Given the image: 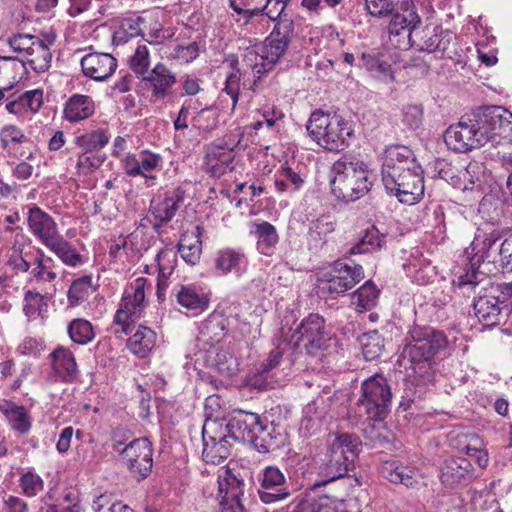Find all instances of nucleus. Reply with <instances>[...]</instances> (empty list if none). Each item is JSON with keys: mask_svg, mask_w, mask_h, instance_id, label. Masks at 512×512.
I'll return each instance as SVG.
<instances>
[{"mask_svg": "<svg viewBox=\"0 0 512 512\" xmlns=\"http://www.w3.org/2000/svg\"><path fill=\"white\" fill-rule=\"evenodd\" d=\"M49 298L38 292L27 291L24 297V312L30 319L44 318L48 312Z\"/></svg>", "mask_w": 512, "mask_h": 512, "instance_id": "56", "label": "nucleus"}, {"mask_svg": "<svg viewBox=\"0 0 512 512\" xmlns=\"http://www.w3.org/2000/svg\"><path fill=\"white\" fill-rule=\"evenodd\" d=\"M147 279L138 277L130 281L123 292L121 303L115 313L114 322L122 327L124 333L129 332L130 325L139 320L147 306L146 297Z\"/></svg>", "mask_w": 512, "mask_h": 512, "instance_id": "7", "label": "nucleus"}, {"mask_svg": "<svg viewBox=\"0 0 512 512\" xmlns=\"http://www.w3.org/2000/svg\"><path fill=\"white\" fill-rule=\"evenodd\" d=\"M178 251L186 263L195 265L202 251L199 232L184 235L178 245Z\"/></svg>", "mask_w": 512, "mask_h": 512, "instance_id": "51", "label": "nucleus"}, {"mask_svg": "<svg viewBox=\"0 0 512 512\" xmlns=\"http://www.w3.org/2000/svg\"><path fill=\"white\" fill-rule=\"evenodd\" d=\"M52 369L63 381H71L77 374V364L71 351L58 347L51 354Z\"/></svg>", "mask_w": 512, "mask_h": 512, "instance_id": "38", "label": "nucleus"}, {"mask_svg": "<svg viewBox=\"0 0 512 512\" xmlns=\"http://www.w3.org/2000/svg\"><path fill=\"white\" fill-rule=\"evenodd\" d=\"M47 248L67 266L78 267L84 263L83 256L61 234Z\"/></svg>", "mask_w": 512, "mask_h": 512, "instance_id": "43", "label": "nucleus"}, {"mask_svg": "<svg viewBox=\"0 0 512 512\" xmlns=\"http://www.w3.org/2000/svg\"><path fill=\"white\" fill-rule=\"evenodd\" d=\"M27 223L31 233L46 247L60 235L54 219L37 206L29 208Z\"/></svg>", "mask_w": 512, "mask_h": 512, "instance_id": "25", "label": "nucleus"}, {"mask_svg": "<svg viewBox=\"0 0 512 512\" xmlns=\"http://www.w3.org/2000/svg\"><path fill=\"white\" fill-rule=\"evenodd\" d=\"M386 191L407 205H414L424 195V177L413 152L406 146H391L385 150L381 170Z\"/></svg>", "mask_w": 512, "mask_h": 512, "instance_id": "1", "label": "nucleus"}, {"mask_svg": "<svg viewBox=\"0 0 512 512\" xmlns=\"http://www.w3.org/2000/svg\"><path fill=\"white\" fill-rule=\"evenodd\" d=\"M309 136L320 147L340 151L348 145L353 135L350 121L334 112L314 111L306 124Z\"/></svg>", "mask_w": 512, "mask_h": 512, "instance_id": "5", "label": "nucleus"}, {"mask_svg": "<svg viewBox=\"0 0 512 512\" xmlns=\"http://www.w3.org/2000/svg\"><path fill=\"white\" fill-rule=\"evenodd\" d=\"M286 479L282 471L276 466H267L260 477V489L258 491L261 501L265 504L275 503L290 496V491L285 487Z\"/></svg>", "mask_w": 512, "mask_h": 512, "instance_id": "20", "label": "nucleus"}, {"mask_svg": "<svg viewBox=\"0 0 512 512\" xmlns=\"http://www.w3.org/2000/svg\"><path fill=\"white\" fill-rule=\"evenodd\" d=\"M419 23L420 18L413 11H408V15L394 14L388 26L389 43L402 50L410 48L413 46L412 31Z\"/></svg>", "mask_w": 512, "mask_h": 512, "instance_id": "23", "label": "nucleus"}, {"mask_svg": "<svg viewBox=\"0 0 512 512\" xmlns=\"http://www.w3.org/2000/svg\"><path fill=\"white\" fill-rule=\"evenodd\" d=\"M378 296L379 290L372 282L367 281L352 295V303L358 311H368L375 307Z\"/></svg>", "mask_w": 512, "mask_h": 512, "instance_id": "55", "label": "nucleus"}, {"mask_svg": "<svg viewBox=\"0 0 512 512\" xmlns=\"http://www.w3.org/2000/svg\"><path fill=\"white\" fill-rule=\"evenodd\" d=\"M203 452L206 463L218 465L230 455L231 445L226 433L218 428V420L207 419L202 429Z\"/></svg>", "mask_w": 512, "mask_h": 512, "instance_id": "15", "label": "nucleus"}, {"mask_svg": "<svg viewBox=\"0 0 512 512\" xmlns=\"http://www.w3.org/2000/svg\"><path fill=\"white\" fill-rule=\"evenodd\" d=\"M305 181L306 174L298 165L284 164L275 174L274 186L279 194H294L304 187Z\"/></svg>", "mask_w": 512, "mask_h": 512, "instance_id": "32", "label": "nucleus"}, {"mask_svg": "<svg viewBox=\"0 0 512 512\" xmlns=\"http://www.w3.org/2000/svg\"><path fill=\"white\" fill-rule=\"evenodd\" d=\"M374 180V173L361 160L341 159L331 167V191L345 202H353L365 196Z\"/></svg>", "mask_w": 512, "mask_h": 512, "instance_id": "3", "label": "nucleus"}, {"mask_svg": "<svg viewBox=\"0 0 512 512\" xmlns=\"http://www.w3.org/2000/svg\"><path fill=\"white\" fill-rule=\"evenodd\" d=\"M184 200V192L180 188L165 194L164 198L152 201L151 213L159 224L172 220Z\"/></svg>", "mask_w": 512, "mask_h": 512, "instance_id": "33", "label": "nucleus"}, {"mask_svg": "<svg viewBox=\"0 0 512 512\" xmlns=\"http://www.w3.org/2000/svg\"><path fill=\"white\" fill-rule=\"evenodd\" d=\"M383 235L372 226L365 230L360 240L350 248V254H363L377 251L382 247Z\"/></svg>", "mask_w": 512, "mask_h": 512, "instance_id": "54", "label": "nucleus"}, {"mask_svg": "<svg viewBox=\"0 0 512 512\" xmlns=\"http://www.w3.org/2000/svg\"><path fill=\"white\" fill-rule=\"evenodd\" d=\"M286 7L284 0H267L266 5L262 8L263 15L255 19L254 33L263 34L269 28L270 21H276L281 17Z\"/></svg>", "mask_w": 512, "mask_h": 512, "instance_id": "48", "label": "nucleus"}, {"mask_svg": "<svg viewBox=\"0 0 512 512\" xmlns=\"http://www.w3.org/2000/svg\"><path fill=\"white\" fill-rule=\"evenodd\" d=\"M51 58L49 47L40 39L36 41L33 53L25 56L26 62L24 61V63L36 72H44L50 67Z\"/></svg>", "mask_w": 512, "mask_h": 512, "instance_id": "52", "label": "nucleus"}, {"mask_svg": "<svg viewBox=\"0 0 512 512\" xmlns=\"http://www.w3.org/2000/svg\"><path fill=\"white\" fill-rule=\"evenodd\" d=\"M177 302L193 315L205 311L209 306V295L195 285L181 286L176 294Z\"/></svg>", "mask_w": 512, "mask_h": 512, "instance_id": "34", "label": "nucleus"}, {"mask_svg": "<svg viewBox=\"0 0 512 512\" xmlns=\"http://www.w3.org/2000/svg\"><path fill=\"white\" fill-rule=\"evenodd\" d=\"M327 457H334L351 464L361 450V442L355 435L348 433L332 434L328 436Z\"/></svg>", "mask_w": 512, "mask_h": 512, "instance_id": "27", "label": "nucleus"}, {"mask_svg": "<svg viewBox=\"0 0 512 512\" xmlns=\"http://www.w3.org/2000/svg\"><path fill=\"white\" fill-rule=\"evenodd\" d=\"M157 335L149 327L140 326L129 338L128 347L130 351L139 356H147L156 345Z\"/></svg>", "mask_w": 512, "mask_h": 512, "instance_id": "42", "label": "nucleus"}, {"mask_svg": "<svg viewBox=\"0 0 512 512\" xmlns=\"http://www.w3.org/2000/svg\"><path fill=\"white\" fill-rule=\"evenodd\" d=\"M426 39L419 44V49L428 53L442 52L445 53L448 50L452 35L448 32L441 31L440 33H429L425 34Z\"/></svg>", "mask_w": 512, "mask_h": 512, "instance_id": "63", "label": "nucleus"}, {"mask_svg": "<svg viewBox=\"0 0 512 512\" xmlns=\"http://www.w3.org/2000/svg\"><path fill=\"white\" fill-rule=\"evenodd\" d=\"M34 265L35 267L32 269V275L35 279L46 283H52L57 278L54 260L51 257L45 256L41 249L38 250V256Z\"/></svg>", "mask_w": 512, "mask_h": 512, "instance_id": "58", "label": "nucleus"}, {"mask_svg": "<svg viewBox=\"0 0 512 512\" xmlns=\"http://www.w3.org/2000/svg\"><path fill=\"white\" fill-rule=\"evenodd\" d=\"M68 334L71 340L77 344L85 345L94 338V331L89 321L74 319L68 325Z\"/></svg>", "mask_w": 512, "mask_h": 512, "instance_id": "61", "label": "nucleus"}, {"mask_svg": "<svg viewBox=\"0 0 512 512\" xmlns=\"http://www.w3.org/2000/svg\"><path fill=\"white\" fill-rule=\"evenodd\" d=\"M92 292L91 276H83L73 281L68 291V301L76 306L86 300Z\"/></svg>", "mask_w": 512, "mask_h": 512, "instance_id": "62", "label": "nucleus"}, {"mask_svg": "<svg viewBox=\"0 0 512 512\" xmlns=\"http://www.w3.org/2000/svg\"><path fill=\"white\" fill-rule=\"evenodd\" d=\"M248 266V260L243 252L231 248L218 251L214 258V270L218 276L234 274L242 276Z\"/></svg>", "mask_w": 512, "mask_h": 512, "instance_id": "28", "label": "nucleus"}, {"mask_svg": "<svg viewBox=\"0 0 512 512\" xmlns=\"http://www.w3.org/2000/svg\"><path fill=\"white\" fill-rule=\"evenodd\" d=\"M194 367H211L224 377L233 376L238 370V362L228 351L222 346L199 349L194 354Z\"/></svg>", "mask_w": 512, "mask_h": 512, "instance_id": "17", "label": "nucleus"}, {"mask_svg": "<svg viewBox=\"0 0 512 512\" xmlns=\"http://www.w3.org/2000/svg\"><path fill=\"white\" fill-rule=\"evenodd\" d=\"M109 139L110 135L106 130L97 129L76 136L74 143L84 152H93L104 147L109 142Z\"/></svg>", "mask_w": 512, "mask_h": 512, "instance_id": "53", "label": "nucleus"}, {"mask_svg": "<svg viewBox=\"0 0 512 512\" xmlns=\"http://www.w3.org/2000/svg\"><path fill=\"white\" fill-rule=\"evenodd\" d=\"M294 31V23L291 19H281L275 25L271 34L266 38L261 48V53L254 49L247 50L243 55V62L254 75L258 77L271 70L285 55L291 35Z\"/></svg>", "mask_w": 512, "mask_h": 512, "instance_id": "4", "label": "nucleus"}, {"mask_svg": "<svg viewBox=\"0 0 512 512\" xmlns=\"http://www.w3.org/2000/svg\"><path fill=\"white\" fill-rule=\"evenodd\" d=\"M262 432L263 433H259L257 436V442L255 444L260 451L267 452L270 449L279 447L285 442L284 431L278 425H274L273 423L265 425L262 422Z\"/></svg>", "mask_w": 512, "mask_h": 512, "instance_id": "47", "label": "nucleus"}, {"mask_svg": "<svg viewBox=\"0 0 512 512\" xmlns=\"http://www.w3.org/2000/svg\"><path fill=\"white\" fill-rule=\"evenodd\" d=\"M324 400L316 399L309 403L303 411L301 420V430L307 434H312L321 428L322 421L326 415V410L322 407Z\"/></svg>", "mask_w": 512, "mask_h": 512, "instance_id": "46", "label": "nucleus"}, {"mask_svg": "<svg viewBox=\"0 0 512 512\" xmlns=\"http://www.w3.org/2000/svg\"><path fill=\"white\" fill-rule=\"evenodd\" d=\"M121 166L126 175L142 177L147 187H151L157 180V173L163 167V157L148 149L136 153H125L121 159Z\"/></svg>", "mask_w": 512, "mask_h": 512, "instance_id": "12", "label": "nucleus"}, {"mask_svg": "<svg viewBox=\"0 0 512 512\" xmlns=\"http://www.w3.org/2000/svg\"><path fill=\"white\" fill-rule=\"evenodd\" d=\"M226 335V319L219 314L210 315L200 326L199 349L221 346Z\"/></svg>", "mask_w": 512, "mask_h": 512, "instance_id": "29", "label": "nucleus"}, {"mask_svg": "<svg viewBox=\"0 0 512 512\" xmlns=\"http://www.w3.org/2000/svg\"><path fill=\"white\" fill-rule=\"evenodd\" d=\"M24 60L15 57L0 56V86L10 90L26 74Z\"/></svg>", "mask_w": 512, "mask_h": 512, "instance_id": "37", "label": "nucleus"}, {"mask_svg": "<svg viewBox=\"0 0 512 512\" xmlns=\"http://www.w3.org/2000/svg\"><path fill=\"white\" fill-rule=\"evenodd\" d=\"M141 80L155 100L165 99L177 82L175 73L162 62L156 63Z\"/></svg>", "mask_w": 512, "mask_h": 512, "instance_id": "24", "label": "nucleus"}, {"mask_svg": "<svg viewBox=\"0 0 512 512\" xmlns=\"http://www.w3.org/2000/svg\"><path fill=\"white\" fill-rule=\"evenodd\" d=\"M495 242L496 239L492 235L482 232L475 235L469 247L464 251V256L470 264L471 271L460 275L457 280L453 281L458 288L469 291L481 282L480 276L482 274L477 271V268L486 260Z\"/></svg>", "mask_w": 512, "mask_h": 512, "instance_id": "10", "label": "nucleus"}, {"mask_svg": "<svg viewBox=\"0 0 512 512\" xmlns=\"http://www.w3.org/2000/svg\"><path fill=\"white\" fill-rule=\"evenodd\" d=\"M472 464L463 457L447 458L440 467L441 483L452 488L470 477Z\"/></svg>", "mask_w": 512, "mask_h": 512, "instance_id": "31", "label": "nucleus"}, {"mask_svg": "<svg viewBox=\"0 0 512 512\" xmlns=\"http://www.w3.org/2000/svg\"><path fill=\"white\" fill-rule=\"evenodd\" d=\"M225 63L229 64L230 70L226 73L223 91L230 96L234 108L238 102L241 78L246 76L250 67H247L243 61L241 67H239V62L234 57L228 58Z\"/></svg>", "mask_w": 512, "mask_h": 512, "instance_id": "41", "label": "nucleus"}, {"mask_svg": "<svg viewBox=\"0 0 512 512\" xmlns=\"http://www.w3.org/2000/svg\"><path fill=\"white\" fill-rule=\"evenodd\" d=\"M0 410L5 414L11 427L21 433H27L31 428V420L23 406H18L12 402L4 401L0 403Z\"/></svg>", "mask_w": 512, "mask_h": 512, "instance_id": "44", "label": "nucleus"}, {"mask_svg": "<svg viewBox=\"0 0 512 512\" xmlns=\"http://www.w3.org/2000/svg\"><path fill=\"white\" fill-rule=\"evenodd\" d=\"M123 460L135 476L144 478L152 468L151 443L146 438L135 439L122 451Z\"/></svg>", "mask_w": 512, "mask_h": 512, "instance_id": "18", "label": "nucleus"}, {"mask_svg": "<svg viewBox=\"0 0 512 512\" xmlns=\"http://www.w3.org/2000/svg\"><path fill=\"white\" fill-rule=\"evenodd\" d=\"M405 268L407 275L420 285L429 283L435 276V268L425 259L409 262Z\"/></svg>", "mask_w": 512, "mask_h": 512, "instance_id": "59", "label": "nucleus"}, {"mask_svg": "<svg viewBox=\"0 0 512 512\" xmlns=\"http://www.w3.org/2000/svg\"><path fill=\"white\" fill-rule=\"evenodd\" d=\"M43 105V90L32 89L14 92L5 102V109L18 120H25L36 114Z\"/></svg>", "mask_w": 512, "mask_h": 512, "instance_id": "21", "label": "nucleus"}, {"mask_svg": "<svg viewBox=\"0 0 512 512\" xmlns=\"http://www.w3.org/2000/svg\"><path fill=\"white\" fill-rule=\"evenodd\" d=\"M250 235L256 239L257 250L266 256L273 254L279 237L275 227L269 222H252L249 226Z\"/></svg>", "mask_w": 512, "mask_h": 512, "instance_id": "35", "label": "nucleus"}, {"mask_svg": "<svg viewBox=\"0 0 512 512\" xmlns=\"http://www.w3.org/2000/svg\"><path fill=\"white\" fill-rule=\"evenodd\" d=\"M335 230V221L330 215H322L312 221L309 227V243L317 247L326 241V238Z\"/></svg>", "mask_w": 512, "mask_h": 512, "instance_id": "50", "label": "nucleus"}, {"mask_svg": "<svg viewBox=\"0 0 512 512\" xmlns=\"http://www.w3.org/2000/svg\"><path fill=\"white\" fill-rule=\"evenodd\" d=\"M158 266V295L166 288L167 281L172 275L177 262V253L173 248H164L156 256Z\"/></svg>", "mask_w": 512, "mask_h": 512, "instance_id": "45", "label": "nucleus"}, {"mask_svg": "<svg viewBox=\"0 0 512 512\" xmlns=\"http://www.w3.org/2000/svg\"><path fill=\"white\" fill-rule=\"evenodd\" d=\"M291 342L296 348H304L308 353L321 348L325 342L324 319L318 314H310L293 332Z\"/></svg>", "mask_w": 512, "mask_h": 512, "instance_id": "16", "label": "nucleus"}, {"mask_svg": "<svg viewBox=\"0 0 512 512\" xmlns=\"http://www.w3.org/2000/svg\"><path fill=\"white\" fill-rule=\"evenodd\" d=\"M234 150L223 145H211L205 156L206 170L214 177H220L233 169Z\"/></svg>", "mask_w": 512, "mask_h": 512, "instance_id": "30", "label": "nucleus"}, {"mask_svg": "<svg viewBox=\"0 0 512 512\" xmlns=\"http://www.w3.org/2000/svg\"><path fill=\"white\" fill-rule=\"evenodd\" d=\"M147 22L148 19L145 16L129 17L123 19L118 29L114 32V42L117 44L124 43L129 38L143 34L142 24H146Z\"/></svg>", "mask_w": 512, "mask_h": 512, "instance_id": "49", "label": "nucleus"}, {"mask_svg": "<svg viewBox=\"0 0 512 512\" xmlns=\"http://www.w3.org/2000/svg\"><path fill=\"white\" fill-rule=\"evenodd\" d=\"M364 277L362 266H351L338 261L333 267L321 274L318 279V292L322 295L336 296L354 287Z\"/></svg>", "mask_w": 512, "mask_h": 512, "instance_id": "8", "label": "nucleus"}, {"mask_svg": "<svg viewBox=\"0 0 512 512\" xmlns=\"http://www.w3.org/2000/svg\"><path fill=\"white\" fill-rule=\"evenodd\" d=\"M479 125V113L448 127L444 134L446 145L457 152H467L486 143V132Z\"/></svg>", "mask_w": 512, "mask_h": 512, "instance_id": "11", "label": "nucleus"}, {"mask_svg": "<svg viewBox=\"0 0 512 512\" xmlns=\"http://www.w3.org/2000/svg\"><path fill=\"white\" fill-rule=\"evenodd\" d=\"M358 66L383 82L389 83L394 80L391 65L374 51L363 52Z\"/></svg>", "mask_w": 512, "mask_h": 512, "instance_id": "39", "label": "nucleus"}, {"mask_svg": "<svg viewBox=\"0 0 512 512\" xmlns=\"http://www.w3.org/2000/svg\"><path fill=\"white\" fill-rule=\"evenodd\" d=\"M218 490L221 512H245L240 502L243 495V480L230 470L224 469L218 475Z\"/></svg>", "mask_w": 512, "mask_h": 512, "instance_id": "19", "label": "nucleus"}, {"mask_svg": "<svg viewBox=\"0 0 512 512\" xmlns=\"http://www.w3.org/2000/svg\"><path fill=\"white\" fill-rule=\"evenodd\" d=\"M382 474L390 482L413 488L418 483L419 473L416 469L404 466L398 461H386L382 465Z\"/></svg>", "mask_w": 512, "mask_h": 512, "instance_id": "36", "label": "nucleus"}, {"mask_svg": "<svg viewBox=\"0 0 512 512\" xmlns=\"http://www.w3.org/2000/svg\"><path fill=\"white\" fill-rule=\"evenodd\" d=\"M117 60L109 53L93 52L81 59L84 75L95 81H105L117 69Z\"/></svg>", "mask_w": 512, "mask_h": 512, "instance_id": "26", "label": "nucleus"}, {"mask_svg": "<svg viewBox=\"0 0 512 512\" xmlns=\"http://www.w3.org/2000/svg\"><path fill=\"white\" fill-rule=\"evenodd\" d=\"M359 343L363 356L368 361L378 358L384 348V340L376 330L363 333L359 337Z\"/></svg>", "mask_w": 512, "mask_h": 512, "instance_id": "57", "label": "nucleus"}, {"mask_svg": "<svg viewBox=\"0 0 512 512\" xmlns=\"http://www.w3.org/2000/svg\"><path fill=\"white\" fill-rule=\"evenodd\" d=\"M129 68L142 79L151 69L150 52L146 45H138L128 60Z\"/></svg>", "mask_w": 512, "mask_h": 512, "instance_id": "60", "label": "nucleus"}, {"mask_svg": "<svg viewBox=\"0 0 512 512\" xmlns=\"http://www.w3.org/2000/svg\"><path fill=\"white\" fill-rule=\"evenodd\" d=\"M362 395L358 400L360 412L369 420L384 419L391 405V389L386 378L380 374H374L363 381Z\"/></svg>", "mask_w": 512, "mask_h": 512, "instance_id": "6", "label": "nucleus"}, {"mask_svg": "<svg viewBox=\"0 0 512 512\" xmlns=\"http://www.w3.org/2000/svg\"><path fill=\"white\" fill-rule=\"evenodd\" d=\"M94 111L95 104L91 97L76 94L66 102L64 115L69 122H78L89 118Z\"/></svg>", "mask_w": 512, "mask_h": 512, "instance_id": "40", "label": "nucleus"}, {"mask_svg": "<svg viewBox=\"0 0 512 512\" xmlns=\"http://www.w3.org/2000/svg\"><path fill=\"white\" fill-rule=\"evenodd\" d=\"M28 144L30 140L20 127L6 124L0 129V146L9 156L26 160L34 159L35 152L27 146Z\"/></svg>", "mask_w": 512, "mask_h": 512, "instance_id": "22", "label": "nucleus"}, {"mask_svg": "<svg viewBox=\"0 0 512 512\" xmlns=\"http://www.w3.org/2000/svg\"><path fill=\"white\" fill-rule=\"evenodd\" d=\"M218 428L227 437L238 442L256 444L262 432V420L256 413L238 411L227 421H218Z\"/></svg>", "mask_w": 512, "mask_h": 512, "instance_id": "13", "label": "nucleus"}, {"mask_svg": "<svg viewBox=\"0 0 512 512\" xmlns=\"http://www.w3.org/2000/svg\"><path fill=\"white\" fill-rule=\"evenodd\" d=\"M327 462L320 467V475L325 477L322 484L335 481L346 475L349 464L344 460L327 457Z\"/></svg>", "mask_w": 512, "mask_h": 512, "instance_id": "64", "label": "nucleus"}, {"mask_svg": "<svg viewBox=\"0 0 512 512\" xmlns=\"http://www.w3.org/2000/svg\"><path fill=\"white\" fill-rule=\"evenodd\" d=\"M447 345V339L442 332L429 327H413L407 337L398 362L401 367L411 369L421 378L429 380L433 360L440 350Z\"/></svg>", "mask_w": 512, "mask_h": 512, "instance_id": "2", "label": "nucleus"}, {"mask_svg": "<svg viewBox=\"0 0 512 512\" xmlns=\"http://www.w3.org/2000/svg\"><path fill=\"white\" fill-rule=\"evenodd\" d=\"M507 299L506 287L501 289L498 285H492L486 288L484 294L474 301L475 316L486 327L500 324L502 318L509 312Z\"/></svg>", "mask_w": 512, "mask_h": 512, "instance_id": "9", "label": "nucleus"}, {"mask_svg": "<svg viewBox=\"0 0 512 512\" xmlns=\"http://www.w3.org/2000/svg\"><path fill=\"white\" fill-rule=\"evenodd\" d=\"M479 125L489 140L512 142V112L502 106H489L479 112Z\"/></svg>", "mask_w": 512, "mask_h": 512, "instance_id": "14", "label": "nucleus"}]
</instances>
